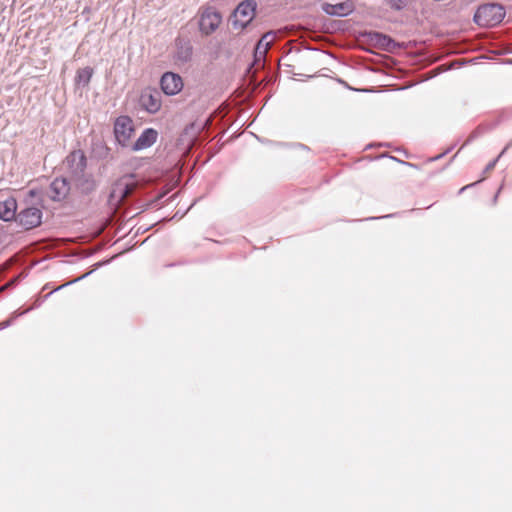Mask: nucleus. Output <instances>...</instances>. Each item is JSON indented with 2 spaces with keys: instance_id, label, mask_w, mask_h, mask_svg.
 <instances>
[{
  "instance_id": "1",
  "label": "nucleus",
  "mask_w": 512,
  "mask_h": 512,
  "mask_svg": "<svg viewBox=\"0 0 512 512\" xmlns=\"http://www.w3.org/2000/svg\"><path fill=\"white\" fill-rule=\"evenodd\" d=\"M505 9L501 4L488 3L478 7L474 21L483 27H493L501 23L505 17Z\"/></svg>"
},
{
  "instance_id": "8",
  "label": "nucleus",
  "mask_w": 512,
  "mask_h": 512,
  "mask_svg": "<svg viewBox=\"0 0 512 512\" xmlns=\"http://www.w3.org/2000/svg\"><path fill=\"white\" fill-rule=\"evenodd\" d=\"M141 106L149 113H156L161 108V97L157 91H144L140 96Z\"/></svg>"
},
{
  "instance_id": "18",
  "label": "nucleus",
  "mask_w": 512,
  "mask_h": 512,
  "mask_svg": "<svg viewBox=\"0 0 512 512\" xmlns=\"http://www.w3.org/2000/svg\"><path fill=\"white\" fill-rule=\"evenodd\" d=\"M392 7H396V9H399V3H396V5L392 4Z\"/></svg>"
},
{
  "instance_id": "7",
  "label": "nucleus",
  "mask_w": 512,
  "mask_h": 512,
  "mask_svg": "<svg viewBox=\"0 0 512 512\" xmlns=\"http://www.w3.org/2000/svg\"><path fill=\"white\" fill-rule=\"evenodd\" d=\"M161 88L166 95H176L183 88L182 78L178 74L166 72L161 78Z\"/></svg>"
},
{
  "instance_id": "15",
  "label": "nucleus",
  "mask_w": 512,
  "mask_h": 512,
  "mask_svg": "<svg viewBox=\"0 0 512 512\" xmlns=\"http://www.w3.org/2000/svg\"><path fill=\"white\" fill-rule=\"evenodd\" d=\"M79 159L80 161V165H81V170L84 169L85 165H86V158H85V155L82 151L78 150V151H73L69 157H68V161L70 160H76V159Z\"/></svg>"
},
{
  "instance_id": "5",
  "label": "nucleus",
  "mask_w": 512,
  "mask_h": 512,
  "mask_svg": "<svg viewBox=\"0 0 512 512\" xmlns=\"http://www.w3.org/2000/svg\"><path fill=\"white\" fill-rule=\"evenodd\" d=\"M16 221L25 230L33 229L41 224L42 211L36 207L25 208L17 214Z\"/></svg>"
},
{
  "instance_id": "16",
  "label": "nucleus",
  "mask_w": 512,
  "mask_h": 512,
  "mask_svg": "<svg viewBox=\"0 0 512 512\" xmlns=\"http://www.w3.org/2000/svg\"><path fill=\"white\" fill-rule=\"evenodd\" d=\"M494 166H495V161H494V162H492V163H490V164L487 166V170H491V169H493V168H494Z\"/></svg>"
},
{
  "instance_id": "13",
  "label": "nucleus",
  "mask_w": 512,
  "mask_h": 512,
  "mask_svg": "<svg viewBox=\"0 0 512 512\" xmlns=\"http://www.w3.org/2000/svg\"><path fill=\"white\" fill-rule=\"evenodd\" d=\"M275 39L273 32L264 34L258 41L256 46V53L265 55Z\"/></svg>"
},
{
  "instance_id": "4",
  "label": "nucleus",
  "mask_w": 512,
  "mask_h": 512,
  "mask_svg": "<svg viewBox=\"0 0 512 512\" xmlns=\"http://www.w3.org/2000/svg\"><path fill=\"white\" fill-rule=\"evenodd\" d=\"M114 133L118 143L128 146L134 133L133 121L128 116H120L114 124Z\"/></svg>"
},
{
  "instance_id": "10",
  "label": "nucleus",
  "mask_w": 512,
  "mask_h": 512,
  "mask_svg": "<svg viewBox=\"0 0 512 512\" xmlns=\"http://www.w3.org/2000/svg\"><path fill=\"white\" fill-rule=\"evenodd\" d=\"M17 201L14 197H8L0 201V219L3 221L16 220Z\"/></svg>"
},
{
  "instance_id": "6",
  "label": "nucleus",
  "mask_w": 512,
  "mask_h": 512,
  "mask_svg": "<svg viewBox=\"0 0 512 512\" xmlns=\"http://www.w3.org/2000/svg\"><path fill=\"white\" fill-rule=\"evenodd\" d=\"M221 21V15L216 10L207 8L200 15L199 28L202 33L209 35L219 27Z\"/></svg>"
},
{
  "instance_id": "17",
  "label": "nucleus",
  "mask_w": 512,
  "mask_h": 512,
  "mask_svg": "<svg viewBox=\"0 0 512 512\" xmlns=\"http://www.w3.org/2000/svg\"><path fill=\"white\" fill-rule=\"evenodd\" d=\"M392 7H396V9H399V3H396V5L392 4Z\"/></svg>"
},
{
  "instance_id": "11",
  "label": "nucleus",
  "mask_w": 512,
  "mask_h": 512,
  "mask_svg": "<svg viewBox=\"0 0 512 512\" xmlns=\"http://www.w3.org/2000/svg\"><path fill=\"white\" fill-rule=\"evenodd\" d=\"M158 133L152 128L145 129L140 137L133 144L132 149L135 151L143 150L153 145L157 140Z\"/></svg>"
},
{
  "instance_id": "3",
  "label": "nucleus",
  "mask_w": 512,
  "mask_h": 512,
  "mask_svg": "<svg viewBox=\"0 0 512 512\" xmlns=\"http://www.w3.org/2000/svg\"><path fill=\"white\" fill-rule=\"evenodd\" d=\"M136 187V183L129 177H123L115 181L109 195V204L117 208L121 202L129 196Z\"/></svg>"
},
{
  "instance_id": "2",
  "label": "nucleus",
  "mask_w": 512,
  "mask_h": 512,
  "mask_svg": "<svg viewBox=\"0 0 512 512\" xmlns=\"http://www.w3.org/2000/svg\"><path fill=\"white\" fill-rule=\"evenodd\" d=\"M255 9L256 4L253 1L241 2L231 17L233 29H244L253 20L255 16Z\"/></svg>"
},
{
  "instance_id": "9",
  "label": "nucleus",
  "mask_w": 512,
  "mask_h": 512,
  "mask_svg": "<svg viewBox=\"0 0 512 512\" xmlns=\"http://www.w3.org/2000/svg\"><path fill=\"white\" fill-rule=\"evenodd\" d=\"M70 186L66 179L56 178L49 188V196L53 201H62L69 194Z\"/></svg>"
},
{
  "instance_id": "14",
  "label": "nucleus",
  "mask_w": 512,
  "mask_h": 512,
  "mask_svg": "<svg viewBox=\"0 0 512 512\" xmlns=\"http://www.w3.org/2000/svg\"><path fill=\"white\" fill-rule=\"evenodd\" d=\"M92 75H93V69L91 67H84V68L79 69L76 73V78H75L76 84L81 85L83 87L88 86V84L90 83V80L92 78Z\"/></svg>"
},
{
  "instance_id": "12",
  "label": "nucleus",
  "mask_w": 512,
  "mask_h": 512,
  "mask_svg": "<svg viewBox=\"0 0 512 512\" xmlns=\"http://www.w3.org/2000/svg\"><path fill=\"white\" fill-rule=\"evenodd\" d=\"M323 10L329 15L346 16L352 12V5L347 2L338 3L335 5L325 3L323 5Z\"/></svg>"
}]
</instances>
